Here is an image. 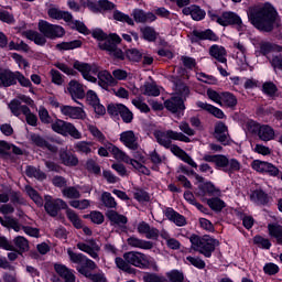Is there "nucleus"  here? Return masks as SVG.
<instances>
[{"label":"nucleus","mask_w":282,"mask_h":282,"mask_svg":"<svg viewBox=\"0 0 282 282\" xmlns=\"http://www.w3.org/2000/svg\"><path fill=\"white\" fill-rule=\"evenodd\" d=\"M73 67L82 74L84 80H88V83H98L99 87L102 89H108L109 85H113V75L108 70H100V66L96 63L89 64L75 61ZM96 76L98 78H96Z\"/></svg>","instance_id":"obj_1"},{"label":"nucleus","mask_w":282,"mask_h":282,"mask_svg":"<svg viewBox=\"0 0 282 282\" xmlns=\"http://www.w3.org/2000/svg\"><path fill=\"white\" fill-rule=\"evenodd\" d=\"M249 21L252 25L262 32H272L274 21H276V11L270 6L261 9H253L248 13Z\"/></svg>","instance_id":"obj_2"},{"label":"nucleus","mask_w":282,"mask_h":282,"mask_svg":"<svg viewBox=\"0 0 282 282\" xmlns=\"http://www.w3.org/2000/svg\"><path fill=\"white\" fill-rule=\"evenodd\" d=\"M94 39H97L99 41L98 45L101 50L105 52H108L110 56H113L115 58H119L120 61H124V53L122 50L118 48V45H120L122 39L116 33L107 35V33H104L102 30L97 29L93 31Z\"/></svg>","instance_id":"obj_3"},{"label":"nucleus","mask_w":282,"mask_h":282,"mask_svg":"<svg viewBox=\"0 0 282 282\" xmlns=\"http://www.w3.org/2000/svg\"><path fill=\"white\" fill-rule=\"evenodd\" d=\"M203 160L205 162H212L217 169L224 171V173H228V175H232V173H238V171H241V162H239L237 159H228L226 155L205 154Z\"/></svg>","instance_id":"obj_4"},{"label":"nucleus","mask_w":282,"mask_h":282,"mask_svg":"<svg viewBox=\"0 0 282 282\" xmlns=\"http://www.w3.org/2000/svg\"><path fill=\"white\" fill-rule=\"evenodd\" d=\"M189 241L194 247V250L204 254V257L210 258L213 257V252H215V248L219 246V240L210 237V236H203L199 237L197 235H192L189 237Z\"/></svg>","instance_id":"obj_5"},{"label":"nucleus","mask_w":282,"mask_h":282,"mask_svg":"<svg viewBox=\"0 0 282 282\" xmlns=\"http://www.w3.org/2000/svg\"><path fill=\"white\" fill-rule=\"evenodd\" d=\"M177 96L172 97L164 102L165 109L172 113H178V111H184V98L191 94L188 86L185 84L176 85Z\"/></svg>","instance_id":"obj_6"},{"label":"nucleus","mask_w":282,"mask_h":282,"mask_svg":"<svg viewBox=\"0 0 282 282\" xmlns=\"http://www.w3.org/2000/svg\"><path fill=\"white\" fill-rule=\"evenodd\" d=\"M154 138L156 142L161 145L164 147L165 149H169L172 144V140H178V142H191V138H188L186 134L183 132H177L173 130H166V131H161L156 130L154 131Z\"/></svg>","instance_id":"obj_7"},{"label":"nucleus","mask_w":282,"mask_h":282,"mask_svg":"<svg viewBox=\"0 0 282 282\" xmlns=\"http://www.w3.org/2000/svg\"><path fill=\"white\" fill-rule=\"evenodd\" d=\"M51 129L64 138H67V135H70L74 140H80L83 138V133L76 129V126L65 120L56 119L51 123Z\"/></svg>","instance_id":"obj_8"},{"label":"nucleus","mask_w":282,"mask_h":282,"mask_svg":"<svg viewBox=\"0 0 282 282\" xmlns=\"http://www.w3.org/2000/svg\"><path fill=\"white\" fill-rule=\"evenodd\" d=\"M123 259L130 265H134V268H140L141 270H147L151 265V257L140 251H128L123 254Z\"/></svg>","instance_id":"obj_9"},{"label":"nucleus","mask_w":282,"mask_h":282,"mask_svg":"<svg viewBox=\"0 0 282 282\" xmlns=\"http://www.w3.org/2000/svg\"><path fill=\"white\" fill-rule=\"evenodd\" d=\"M111 153L116 160L126 162V164H131V166L139 171V173H142L143 175H149L151 173L147 166L142 165V163L138 162L137 160L129 158V155H127V153H124L122 150H119L118 147H112Z\"/></svg>","instance_id":"obj_10"},{"label":"nucleus","mask_w":282,"mask_h":282,"mask_svg":"<svg viewBox=\"0 0 282 282\" xmlns=\"http://www.w3.org/2000/svg\"><path fill=\"white\" fill-rule=\"evenodd\" d=\"M39 30L46 39H62V36H65V29L63 26L50 24L47 21H40Z\"/></svg>","instance_id":"obj_11"},{"label":"nucleus","mask_w":282,"mask_h":282,"mask_svg":"<svg viewBox=\"0 0 282 282\" xmlns=\"http://www.w3.org/2000/svg\"><path fill=\"white\" fill-rule=\"evenodd\" d=\"M218 24L227 28V25H236L239 32H245L246 25H243V21H241V17L232 11L224 12L218 19Z\"/></svg>","instance_id":"obj_12"},{"label":"nucleus","mask_w":282,"mask_h":282,"mask_svg":"<svg viewBox=\"0 0 282 282\" xmlns=\"http://www.w3.org/2000/svg\"><path fill=\"white\" fill-rule=\"evenodd\" d=\"M44 208L51 217H57L59 210L67 209V203L61 198L52 199V196H45Z\"/></svg>","instance_id":"obj_13"},{"label":"nucleus","mask_w":282,"mask_h":282,"mask_svg":"<svg viewBox=\"0 0 282 282\" xmlns=\"http://www.w3.org/2000/svg\"><path fill=\"white\" fill-rule=\"evenodd\" d=\"M232 46L236 50V61L241 69H248V48L240 41H235Z\"/></svg>","instance_id":"obj_14"},{"label":"nucleus","mask_w":282,"mask_h":282,"mask_svg":"<svg viewBox=\"0 0 282 282\" xmlns=\"http://www.w3.org/2000/svg\"><path fill=\"white\" fill-rule=\"evenodd\" d=\"M59 111L62 116L70 118L72 120H85V118H87V113H85V110L80 107L61 106Z\"/></svg>","instance_id":"obj_15"},{"label":"nucleus","mask_w":282,"mask_h":282,"mask_svg":"<svg viewBox=\"0 0 282 282\" xmlns=\"http://www.w3.org/2000/svg\"><path fill=\"white\" fill-rule=\"evenodd\" d=\"M77 248L78 250H82V252H86V254H89L91 259H99L98 252H100V246L96 243V240L90 239L87 241V243L79 242L77 243Z\"/></svg>","instance_id":"obj_16"},{"label":"nucleus","mask_w":282,"mask_h":282,"mask_svg":"<svg viewBox=\"0 0 282 282\" xmlns=\"http://www.w3.org/2000/svg\"><path fill=\"white\" fill-rule=\"evenodd\" d=\"M214 137L218 142H221L225 147L230 144V135L228 134V127L226 123L219 121L215 126Z\"/></svg>","instance_id":"obj_17"},{"label":"nucleus","mask_w":282,"mask_h":282,"mask_svg":"<svg viewBox=\"0 0 282 282\" xmlns=\"http://www.w3.org/2000/svg\"><path fill=\"white\" fill-rule=\"evenodd\" d=\"M137 230L139 235H144L147 239L155 240L158 237H160V230H158L155 227L149 226V224L144 221L138 224Z\"/></svg>","instance_id":"obj_18"},{"label":"nucleus","mask_w":282,"mask_h":282,"mask_svg":"<svg viewBox=\"0 0 282 282\" xmlns=\"http://www.w3.org/2000/svg\"><path fill=\"white\" fill-rule=\"evenodd\" d=\"M182 13L185 17L191 15L194 21H203V19H206V11L195 4L183 8Z\"/></svg>","instance_id":"obj_19"},{"label":"nucleus","mask_w":282,"mask_h":282,"mask_svg":"<svg viewBox=\"0 0 282 282\" xmlns=\"http://www.w3.org/2000/svg\"><path fill=\"white\" fill-rule=\"evenodd\" d=\"M254 129L258 133V137L262 140V142H270V140H274V129L268 124L259 126L254 123Z\"/></svg>","instance_id":"obj_20"},{"label":"nucleus","mask_w":282,"mask_h":282,"mask_svg":"<svg viewBox=\"0 0 282 282\" xmlns=\"http://www.w3.org/2000/svg\"><path fill=\"white\" fill-rule=\"evenodd\" d=\"M120 142L128 149L135 151L138 149V137L132 130L124 131L120 134Z\"/></svg>","instance_id":"obj_21"},{"label":"nucleus","mask_w":282,"mask_h":282,"mask_svg":"<svg viewBox=\"0 0 282 282\" xmlns=\"http://www.w3.org/2000/svg\"><path fill=\"white\" fill-rule=\"evenodd\" d=\"M68 94L75 101L76 99L80 100L85 96V86H83L78 80L73 79L68 84Z\"/></svg>","instance_id":"obj_22"},{"label":"nucleus","mask_w":282,"mask_h":282,"mask_svg":"<svg viewBox=\"0 0 282 282\" xmlns=\"http://www.w3.org/2000/svg\"><path fill=\"white\" fill-rule=\"evenodd\" d=\"M87 129L89 131V133L93 135V138L97 141L100 142V144H104V147H109V149H113V144L109 143V141L107 140V137H105V133H102V131H100V129H98V127L94 126V124H88Z\"/></svg>","instance_id":"obj_23"},{"label":"nucleus","mask_w":282,"mask_h":282,"mask_svg":"<svg viewBox=\"0 0 282 282\" xmlns=\"http://www.w3.org/2000/svg\"><path fill=\"white\" fill-rule=\"evenodd\" d=\"M132 17L137 23H153L158 19L155 13L144 12L141 9H134L132 12Z\"/></svg>","instance_id":"obj_24"},{"label":"nucleus","mask_w":282,"mask_h":282,"mask_svg":"<svg viewBox=\"0 0 282 282\" xmlns=\"http://www.w3.org/2000/svg\"><path fill=\"white\" fill-rule=\"evenodd\" d=\"M87 8L93 12H100V10H115L116 4L109 0H99L98 2L87 1Z\"/></svg>","instance_id":"obj_25"},{"label":"nucleus","mask_w":282,"mask_h":282,"mask_svg":"<svg viewBox=\"0 0 282 282\" xmlns=\"http://www.w3.org/2000/svg\"><path fill=\"white\" fill-rule=\"evenodd\" d=\"M54 270L65 282H76V275H74V272L66 268L65 264L55 263Z\"/></svg>","instance_id":"obj_26"},{"label":"nucleus","mask_w":282,"mask_h":282,"mask_svg":"<svg viewBox=\"0 0 282 282\" xmlns=\"http://www.w3.org/2000/svg\"><path fill=\"white\" fill-rule=\"evenodd\" d=\"M127 243L130 248H139L140 250H151L153 248V242L140 239L135 236L128 238Z\"/></svg>","instance_id":"obj_27"},{"label":"nucleus","mask_w":282,"mask_h":282,"mask_svg":"<svg viewBox=\"0 0 282 282\" xmlns=\"http://www.w3.org/2000/svg\"><path fill=\"white\" fill-rule=\"evenodd\" d=\"M30 140L32 144H35V147H40V149H47V151H52V153H56L57 151L56 147L50 144L47 140L36 133L30 134Z\"/></svg>","instance_id":"obj_28"},{"label":"nucleus","mask_w":282,"mask_h":282,"mask_svg":"<svg viewBox=\"0 0 282 282\" xmlns=\"http://www.w3.org/2000/svg\"><path fill=\"white\" fill-rule=\"evenodd\" d=\"M192 34L195 41H219L217 34H215V32H213V30L210 29H207L205 31L194 30Z\"/></svg>","instance_id":"obj_29"},{"label":"nucleus","mask_w":282,"mask_h":282,"mask_svg":"<svg viewBox=\"0 0 282 282\" xmlns=\"http://www.w3.org/2000/svg\"><path fill=\"white\" fill-rule=\"evenodd\" d=\"M196 106L199 107V109H203L204 111H208V113H212V116H215V118L224 119L226 118V115L224 111L210 104L204 102V101H197Z\"/></svg>","instance_id":"obj_30"},{"label":"nucleus","mask_w":282,"mask_h":282,"mask_svg":"<svg viewBox=\"0 0 282 282\" xmlns=\"http://www.w3.org/2000/svg\"><path fill=\"white\" fill-rule=\"evenodd\" d=\"M47 14L51 19H56L57 21L63 19V21H66V23H69L73 19L72 13L67 11H62L56 7H52L51 9H48Z\"/></svg>","instance_id":"obj_31"},{"label":"nucleus","mask_w":282,"mask_h":282,"mask_svg":"<svg viewBox=\"0 0 282 282\" xmlns=\"http://www.w3.org/2000/svg\"><path fill=\"white\" fill-rule=\"evenodd\" d=\"M164 215L170 221H173L175 225L186 226V218L180 215V213L175 212L173 208L167 207L164 210Z\"/></svg>","instance_id":"obj_32"},{"label":"nucleus","mask_w":282,"mask_h":282,"mask_svg":"<svg viewBox=\"0 0 282 282\" xmlns=\"http://www.w3.org/2000/svg\"><path fill=\"white\" fill-rule=\"evenodd\" d=\"M209 54L213 58H216L219 63H227L226 48L221 45L214 44L209 48Z\"/></svg>","instance_id":"obj_33"},{"label":"nucleus","mask_w":282,"mask_h":282,"mask_svg":"<svg viewBox=\"0 0 282 282\" xmlns=\"http://www.w3.org/2000/svg\"><path fill=\"white\" fill-rule=\"evenodd\" d=\"M77 272L86 276V279H90L93 282H107V278H105V273H96L91 274V271L87 270L85 267H77Z\"/></svg>","instance_id":"obj_34"},{"label":"nucleus","mask_w":282,"mask_h":282,"mask_svg":"<svg viewBox=\"0 0 282 282\" xmlns=\"http://www.w3.org/2000/svg\"><path fill=\"white\" fill-rule=\"evenodd\" d=\"M15 72L0 70V87H12L14 85Z\"/></svg>","instance_id":"obj_35"},{"label":"nucleus","mask_w":282,"mask_h":282,"mask_svg":"<svg viewBox=\"0 0 282 282\" xmlns=\"http://www.w3.org/2000/svg\"><path fill=\"white\" fill-rule=\"evenodd\" d=\"M59 159L64 166H78V158L72 152L61 151Z\"/></svg>","instance_id":"obj_36"},{"label":"nucleus","mask_w":282,"mask_h":282,"mask_svg":"<svg viewBox=\"0 0 282 282\" xmlns=\"http://www.w3.org/2000/svg\"><path fill=\"white\" fill-rule=\"evenodd\" d=\"M23 35L29 39V41H33L35 45H45L47 43L45 34H41L36 31H25Z\"/></svg>","instance_id":"obj_37"},{"label":"nucleus","mask_w":282,"mask_h":282,"mask_svg":"<svg viewBox=\"0 0 282 282\" xmlns=\"http://www.w3.org/2000/svg\"><path fill=\"white\" fill-rule=\"evenodd\" d=\"M160 235L164 239L170 250H180V248H182V243H180V240L171 237V234H169V231L162 230Z\"/></svg>","instance_id":"obj_38"},{"label":"nucleus","mask_w":282,"mask_h":282,"mask_svg":"<svg viewBox=\"0 0 282 282\" xmlns=\"http://www.w3.org/2000/svg\"><path fill=\"white\" fill-rule=\"evenodd\" d=\"M220 107L232 109L237 107V97L231 93H221Z\"/></svg>","instance_id":"obj_39"},{"label":"nucleus","mask_w":282,"mask_h":282,"mask_svg":"<svg viewBox=\"0 0 282 282\" xmlns=\"http://www.w3.org/2000/svg\"><path fill=\"white\" fill-rule=\"evenodd\" d=\"M106 217H108L112 224H117V226H124V224H127V217L118 214L116 210H108Z\"/></svg>","instance_id":"obj_40"},{"label":"nucleus","mask_w":282,"mask_h":282,"mask_svg":"<svg viewBox=\"0 0 282 282\" xmlns=\"http://www.w3.org/2000/svg\"><path fill=\"white\" fill-rule=\"evenodd\" d=\"M62 195L66 197V199H80V189H78V186L64 187Z\"/></svg>","instance_id":"obj_41"},{"label":"nucleus","mask_w":282,"mask_h":282,"mask_svg":"<svg viewBox=\"0 0 282 282\" xmlns=\"http://www.w3.org/2000/svg\"><path fill=\"white\" fill-rule=\"evenodd\" d=\"M268 230L270 237H273L278 243H282V226L279 224H269Z\"/></svg>","instance_id":"obj_42"},{"label":"nucleus","mask_w":282,"mask_h":282,"mask_svg":"<svg viewBox=\"0 0 282 282\" xmlns=\"http://www.w3.org/2000/svg\"><path fill=\"white\" fill-rule=\"evenodd\" d=\"M140 32L142 34V39L149 41L150 43H153V41H156L158 39V32H155L153 26H143L140 29Z\"/></svg>","instance_id":"obj_43"},{"label":"nucleus","mask_w":282,"mask_h":282,"mask_svg":"<svg viewBox=\"0 0 282 282\" xmlns=\"http://www.w3.org/2000/svg\"><path fill=\"white\" fill-rule=\"evenodd\" d=\"M91 142L87 141H78L75 143L74 149L76 153H82L83 155H89L91 153Z\"/></svg>","instance_id":"obj_44"},{"label":"nucleus","mask_w":282,"mask_h":282,"mask_svg":"<svg viewBox=\"0 0 282 282\" xmlns=\"http://www.w3.org/2000/svg\"><path fill=\"white\" fill-rule=\"evenodd\" d=\"M143 96H160V88L155 84L147 83L141 87Z\"/></svg>","instance_id":"obj_45"},{"label":"nucleus","mask_w":282,"mask_h":282,"mask_svg":"<svg viewBox=\"0 0 282 282\" xmlns=\"http://www.w3.org/2000/svg\"><path fill=\"white\" fill-rule=\"evenodd\" d=\"M25 191H26V195H29V197L32 199V202H34V204H36V206H40V207L43 206V197H41V195H39V192H36V189H34L30 185H26Z\"/></svg>","instance_id":"obj_46"},{"label":"nucleus","mask_w":282,"mask_h":282,"mask_svg":"<svg viewBox=\"0 0 282 282\" xmlns=\"http://www.w3.org/2000/svg\"><path fill=\"white\" fill-rule=\"evenodd\" d=\"M101 203L106 208H117L118 203L116 202V198L111 195L109 192H104L101 194Z\"/></svg>","instance_id":"obj_47"},{"label":"nucleus","mask_w":282,"mask_h":282,"mask_svg":"<svg viewBox=\"0 0 282 282\" xmlns=\"http://www.w3.org/2000/svg\"><path fill=\"white\" fill-rule=\"evenodd\" d=\"M80 45H83V42H80V40H75L70 42H62L56 45V48L59 50V52H64L67 50H76L80 47Z\"/></svg>","instance_id":"obj_48"},{"label":"nucleus","mask_w":282,"mask_h":282,"mask_svg":"<svg viewBox=\"0 0 282 282\" xmlns=\"http://www.w3.org/2000/svg\"><path fill=\"white\" fill-rule=\"evenodd\" d=\"M112 19H115V21H120V23H127L128 25H134L135 24L133 22V19H131V17H129V14L122 13L119 10L113 11Z\"/></svg>","instance_id":"obj_49"},{"label":"nucleus","mask_w":282,"mask_h":282,"mask_svg":"<svg viewBox=\"0 0 282 282\" xmlns=\"http://www.w3.org/2000/svg\"><path fill=\"white\" fill-rule=\"evenodd\" d=\"M115 262L119 270H123V272H128V274H135V269L131 268V264L127 262L124 258H116Z\"/></svg>","instance_id":"obj_50"},{"label":"nucleus","mask_w":282,"mask_h":282,"mask_svg":"<svg viewBox=\"0 0 282 282\" xmlns=\"http://www.w3.org/2000/svg\"><path fill=\"white\" fill-rule=\"evenodd\" d=\"M67 254L72 263H76L77 265L82 267L85 263L86 256L83 253H76L72 250V248L67 249Z\"/></svg>","instance_id":"obj_51"},{"label":"nucleus","mask_w":282,"mask_h":282,"mask_svg":"<svg viewBox=\"0 0 282 282\" xmlns=\"http://www.w3.org/2000/svg\"><path fill=\"white\" fill-rule=\"evenodd\" d=\"M250 199L254 202V204H265V202H268V195H265L263 191L257 189L251 193Z\"/></svg>","instance_id":"obj_52"},{"label":"nucleus","mask_w":282,"mask_h":282,"mask_svg":"<svg viewBox=\"0 0 282 282\" xmlns=\"http://www.w3.org/2000/svg\"><path fill=\"white\" fill-rule=\"evenodd\" d=\"M28 177H35V180H45L47 176L41 170L34 166H26Z\"/></svg>","instance_id":"obj_53"},{"label":"nucleus","mask_w":282,"mask_h":282,"mask_svg":"<svg viewBox=\"0 0 282 282\" xmlns=\"http://www.w3.org/2000/svg\"><path fill=\"white\" fill-rule=\"evenodd\" d=\"M207 204L209 208H212V210L216 212L224 210V208H226V203H224V200L217 197L208 199Z\"/></svg>","instance_id":"obj_54"},{"label":"nucleus","mask_w":282,"mask_h":282,"mask_svg":"<svg viewBox=\"0 0 282 282\" xmlns=\"http://www.w3.org/2000/svg\"><path fill=\"white\" fill-rule=\"evenodd\" d=\"M66 217H68L69 221H72L75 228H83V220H80L78 215L75 214L73 209H66Z\"/></svg>","instance_id":"obj_55"},{"label":"nucleus","mask_w":282,"mask_h":282,"mask_svg":"<svg viewBox=\"0 0 282 282\" xmlns=\"http://www.w3.org/2000/svg\"><path fill=\"white\" fill-rule=\"evenodd\" d=\"M23 116H25L28 124L31 127H36L39 122V118H36V115L32 113L30 108H22Z\"/></svg>","instance_id":"obj_56"},{"label":"nucleus","mask_w":282,"mask_h":282,"mask_svg":"<svg viewBox=\"0 0 282 282\" xmlns=\"http://www.w3.org/2000/svg\"><path fill=\"white\" fill-rule=\"evenodd\" d=\"M9 108L14 116H21V113H23V108H28V106L21 105L19 100H12L9 104Z\"/></svg>","instance_id":"obj_57"},{"label":"nucleus","mask_w":282,"mask_h":282,"mask_svg":"<svg viewBox=\"0 0 282 282\" xmlns=\"http://www.w3.org/2000/svg\"><path fill=\"white\" fill-rule=\"evenodd\" d=\"M126 56L132 61V63H138L142 59V52L137 48H130L127 51Z\"/></svg>","instance_id":"obj_58"},{"label":"nucleus","mask_w":282,"mask_h":282,"mask_svg":"<svg viewBox=\"0 0 282 282\" xmlns=\"http://www.w3.org/2000/svg\"><path fill=\"white\" fill-rule=\"evenodd\" d=\"M119 116H121V119L123 120V122H126V124L133 122V112H131V110H129V108H127V106L124 105L121 108V112Z\"/></svg>","instance_id":"obj_59"},{"label":"nucleus","mask_w":282,"mask_h":282,"mask_svg":"<svg viewBox=\"0 0 282 282\" xmlns=\"http://www.w3.org/2000/svg\"><path fill=\"white\" fill-rule=\"evenodd\" d=\"M13 241L17 248H19V250H22V252H25V250L30 248V242H28V239L22 236L15 237Z\"/></svg>","instance_id":"obj_60"},{"label":"nucleus","mask_w":282,"mask_h":282,"mask_svg":"<svg viewBox=\"0 0 282 282\" xmlns=\"http://www.w3.org/2000/svg\"><path fill=\"white\" fill-rule=\"evenodd\" d=\"M166 276L169 281L171 282H184V273L177 271V270H172L166 273Z\"/></svg>","instance_id":"obj_61"},{"label":"nucleus","mask_w":282,"mask_h":282,"mask_svg":"<svg viewBox=\"0 0 282 282\" xmlns=\"http://www.w3.org/2000/svg\"><path fill=\"white\" fill-rule=\"evenodd\" d=\"M17 80L21 85V87H32V82H30V79H28L20 72H15L14 85H17Z\"/></svg>","instance_id":"obj_62"},{"label":"nucleus","mask_w":282,"mask_h":282,"mask_svg":"<svg viewBox=\"0 0 282 282\" xmlns=\"http://www.w3.org/2000/svg\"><path fill=\"white\" fill-rule=\"evenodd\" d=\"M122 107H124L122 104H110L107 108V111L110 116L116 118L117 116H120Z\"/></svg>","instance_id":"obj_63"},{"label":"nucleus","mask_w":282,"mask_h":282,"mask_svg":"<svg viewBox=\"0 0 282 282\" xmlns=\"http://www.w3.org/2000/svg\"><path fill=\"white\" fill-rule=\"evenodd\" d=\"M143 281L144 282H169V280H166V278L164 276H160V275H155V274H147L143 276Z\"/></svg>","instance_id":"obj_64"}]
</instances>
